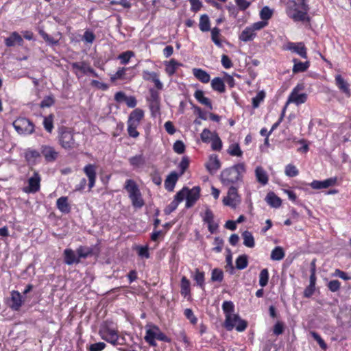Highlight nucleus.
<instances>
[{
	"instance_id": "29",
	"label": "nucleus",
	"mask_w": 351,
	"mask_h": 351,
	"mask_svg": "<svg viewBox=\"0 0 351 351\" xmlns=\"http://www.w3.org/2000/svg\"><path fill=\"white\" fill-rule=\"evenodd\" d=\"M192 71L193 75L202 83H208L210 80V75L202 69L195 68Z\"/></svg>"
},
{
	"instance_id": "38",
	"label": "nucleus",
	"mask_w": 351,
	"mask_h": 351,
	"mask_svg": "<svg viewBox=\"0 0 351 351\" xmlns=\"http://www.w3.org/2000/svg\"><path fill=\"white\" fill-rule=\"evenodd\" d=\"M191 282L190 281L186 278V277L183 276L181 279L180 282V293L181 295L184 297H186L190 295L191 293Z\"/></svg>"
},
{
	"instance_id": "34",
	"label": "nucleus",
	"mask_w": 351,
	"mask_h": 351,
	"mask_svg": "<svg viewBox=\"0 0 351 351\" xmlns=\"http://www.w3.org/2000/svg\"><path fill=\"white\" fill-rule=\"evenodd\" d=\"M194 97L200 104L208 107L210 110L213 109L210 99L204 97V92L202 90H197L194 93Z\"/></svg>"
},
{
	"instance_id": "52",
	"label": "nucleus",
	"mask_w": 351,
	"mask_h": 351,
	"mask_svg": "<svg viewBox=\"0 0 351 351\" xmlns=\"http://www.w3.org/2000/svg\"><path fill=\"white\" fill-rule=\"evenodd\" d=\"M134 56V53L132 51H127L121 53L118 56V59L120 60L122 64H126L129 62L131 58Z\"/></svg>"
},
{
	"instance_id": "48",
	"label": "nucleus",
	"mask_w": 351,
	"mask_h": 351,
	"mask_svg": "<svg viewBox=\"0 0 351 351\" xmlns=\"http://www.w3.org/2000/svg\"><path fill=\"white\" fill-rule=\"evenodd\" d=\"M273 10L268 6L263 7L260 11V17L263 21H267L271 18Z\"/></svg>"
},
{
	"instance_id": "56",
	"label": "nucleus",
	"mask_w": 351,
	"mask_h": 351,
	"mask_svg": "<svg viewBox=\"0 0 351 351\" xmlns=\"http://www.w3.org/2000/svg\"><path fill=\"white\" fill-rule=\"evenodd\" d=\"M216 134V132H211L208 129L205 128L201 133V139L204 143H209L213 138V136Z\"/></svg>"
},
{
	"instance_id": "57",
	"label": "nucleus",
	"mask_w": 351,
	"mask_h": 351,
	"mask_svg": "<svg viewBox=\"0 0 351 351\" xmlns=\"http://www.w3.org/2000/svg\"><path fill=\"white\" fill-rule=\"evenodd\" d=\"M43 125L45 129L49 133L51 132L53 128V116L49 115L48 117H46L43 119Z\"/></svg>"
},
{
	"instance_id": "3",
	"label": "nucleus",
	"mask_w": 351,
	"mask_h": 351,
	"mask_svg": "<svg viewBox=\"0 0 351 351\" xmlns=\"http://www.w3.org/2000/svg\"><path fill=\"white\" fill-rule=\"evenodd\" d=\"M146 335L144 337L145 341L152 346H156V339L169 342L170 339L168 338L159 328L158 326L154 324H147L145 326Z\"/></svg>"
},
{
	"instance_id": "55",
	"label": "nucleus",
	"mask_w": 351,
	"mask_h": 351,
	"mask_svg": "<svg viewBox=\"0 0 351 351\" xmlns=\"http://www.w3.org/2000/svg\"><path fill=\"white\" fill-rule=\"evenodd\" d=\"M285 173L289 177H295L298 175L299 171L295 166L289 164L285 167Z\"/></svg>"
},
{
	"instance_id": "8",
	"label": "nucleus",
	"mask_w": 351,
	"mask_h": 351,
	"mask_svg": "<svg viewBox=\"0 0 351 351\" xmlns=\"http://www.w3.org/2000/svg\"><path fill=\"white\" fill-rule=\"evenodd\" d=\"M13 127L20 134L28 135L34 131V124L26 118H19L13 122Z\"/></svg>"
},
{
	"instance_id": "5",
	"label": "nucleus",
	"mask_w": 351,
	"mask_h": 351,
	"mask_svg": "<svg viewBox=\"0 0 351 351\" xmlns=\"http://www.w3.org/2000/svg\"><path fill=\"white\" fill-rule=\"evenodd\" d=\"M304 86L302 84H298L293 88L291 93H290L287 104L283 108L282 112V117L285 115V112L287 108V106L290 103H293L297 106L302 104L306 102L307 99V95L306 93H300V92L304 89Z\"/></svg>"
},
{
	"instance_id": "43",
	"label": "nucleus",
	"mask_w": 351,
	"mask_h": 351,
	"mask_svg": "<svg viewBox=\"0 0 351 351\" xmlns=\"http://www.w3.org/2000/svg\"><path fill=\"white\" fill-rule=\"evenodd\" d=\"M285 252L282 247L277 246L271 251V259L273 261H280L285 257Z\"/></svg>"
},
{
	"instance_id": "26",
	"label": "nucleus",
	"mask_w": 351,
	"mask_h": 351,
	"mask_svg": "<svg viewBox=\"0 0 351 351\" xmlns=\"http://www.w3.org/2000/svg\"><path fill=\"white\" fill-rule=\"evenodd\" d=\"M178 179V175L176 172H171L165 181V189L169 191H173Z\"/></svg>"
},
{
	"instance_id": "11",
	"label": "nucleus",
	"mask_w": 351,
	"mask_h": 351,
	"mask_svg": "<svg viewBox=\"0 0 351 351\" xmlns=\"http://www.w3.org/2000/svg\"><path fill=\"white\" fill-rule=\"evenodd\" d=\"M41 178L39 173L34 171L27 179V186L23 188V191L27 193H34L40 190Z\"/></svg>"
},
{
	"instance_id": "27",
	"label": "nucleus",
	"mask_w": 351,
	"mask_h": 351,
	"mask_svg": "<svg viewBox=\"0 0 351 351\" xmlns=\"http://www.w3.org/2000/svg\"><path fill=\"white\" fill-rule=\"evenodd\" d=\"M64 263L69 265H73V263H78L80 259L77 257L75 252L71 249H66L64 251Z\"/></svg>"
},
{
	"instance_id": "54",
	"label": "nucleus",
	"mask_w": 351,
	"mask_h": 351,
	"mask_svg": "<svg viewBox=\"0 0 351 351\" xmlns=\"http://www.w3.org/2000/svg\"><path fill=\"white\" fill-rule=\"evenodd\" d=\"M77 253L79 259L80 258H86L92 254V250L88 247L80 246L77 249Z\"/></svg>"
},
{
	"instance_id": "23",
	"label": "nucleus",
	"mask_w": 351,
	"mask_h": 351,
	"mask_svg": "<svg viewBox=\"0 0 351 351\" xmlns=\"http://www.w3.org/2000/svg\"><path fill=\"white\" fill-rule=\"evenodd\" d=\"M57 208L62 213L67 214L71 211V206L68 202V197L62 196L56 201Z\"/></svg>"
},
{
	"instance_id": "1",
	"label": "nucleus",
	"mask_w": 351,
	"mask_h": 351,
	"mask_svg": "<svg viewBox=\"0 0 351 351\" xmlns=\"http://www.w3.org/2000/svg\"><path fill=\"white\" fill-rule=\"evenodd\" d=\"M222 310L225 315L223 326L227 330L230 331L235 328L237 331L242 332L246 329L247 322L234 313V304L232 301H224Z\"/></svg>"
},
{
	"instance_id": "12",
	"label": "nucleus",
	"mask_w": 351,
	"mask_h": 351,
	"mask_svg": "<svg viewBox=\"0 0 351 351\" xmlns=\"http://www.w3.org/2000/svg\"><path fill=\"white\" fill-rule=\"evenodd\" d=\"M286 50L291 51V52L295 53L300 57L304 59H307L306 48L304 44L302 42L293 43L289 42L285 46Z\"/></svg>"
},
{
	"instance_id": "51",
	"label": "nucleus",
	"mask_w": 351,
	"mask_h": 351,
	"mask_svg": "<svg viewBox=\"0 0 351 351\" xmlns=\"http://www.w3.org/2000/svg\"><path fill=\"white\" fill-rule=\"evenodd\" d=\"M223 279V273L221 269L215 268L212 270L211 280L213 282H221Z\"/></svg>"
},
{
	"instance_id": "16",
	"label": "nucleus",
	"mask_w": 351,
	"mask_h": 351,
	"mask_svg": "<svg viewBox=\"0 0 351 351\" xmlns=\"http://www.w3.org/2000/svg\"><path fill=\"white\" fill-rule=\"evenodd\" d=\"M336 182V178H330L322 181L314 180L310 184V186L314 189H327L330 186H334Z\"/></svg>"
},
{
	"instance_id": "30",
	"label": "nucleus",
	"mask_w": 351,
	"mask_h": 351,
	"mask_svg": "<svg viewBox=\"0 0 351 351\" xmlns=\"http://www.w3.org/2000/svg\"><path fill=\"white\" fill-rule=\"evenodd\" d=\"M129 162L134 169L141 168L145 164V158L143 154H138L129 158Z\"/></svg>"
},
{
	"instance_id": "45",
	"label": "nucleus",
	"mask_w": 351,
	"mask_h": 351,
	"mask_svg": "<svg viewBox=\"0 0 351 351\" xmlns=\"http://www.w3.org/2000/svg\"><path fill=\"white\" fill-rule=\"evenodd\" d=\"M199 26L200 30L202 32H208L210 30V20L206 14L201 16Z\"/></svg>"
},
{
	"instance_id": "61",
	"label": "nucleus",
	"mask_w": 351,
	"mask_h": 351,
	"mask_svg": "<svg viewBox=\"0 0 351 351\" xmlns=\"http://www.w3.org/2000/svg\"><path fill=\"white\" fill-rule=\"evenodd\" d=\"M150 96L147 99L148 103L160 102V97L159 93L152 88L149 90Z\"/></svg>"
},
{
	"instance_id": "7",
	"label": "nucleus",
	"mask_w": 351,
	"mask_h": 351,
	"mask_svg": "<svg viewBox=\"0 0 351 351\" xmlns=\"http://www.w3.org/2000/svg\"><path fill=\"white\" fill-rule=\"evenodd\" d=\"M178 193H182V201L186 199V208H189L192 207L199 197L200 188L199 186H194L191 189L187 187H184Z\"/></svg>"
},
{
	"instance_id": "63",
	"label": "nucleus",
	"mask_w": 351,
	"mask_h": 351,
	"mask_svg": "<svg viewBox=\"0 0 351 351\" xmlns=\"http://www.w3.org/2000/svg\"><path fill=\"white\" fill-rule=\"evenodd\" d=\"M54 104V98L52 95L46 96L40 103L42 108H49Z\"/></svg>"
},
{
	"instance_id": "15",
	"label": "nucleus",
	"mask_w": 351,
	"mask_h": 351,
	"mask_svg": "<svg viewBox=\"0 0 351 351\" xmlns=\"http://www.w3.org/2000/svg\"><path fill=\"white\" fill-rule=\"evenodd\" d=\"M84 172L88 179V188L91 190L94 187L96 180V170L93 165L88 164L84 167Z\"/></svg>"
},
{
	"instance_id": "25",
	"label": "nucleus",
	"mask_w": 351,
	"mask_h": 351,
	"mask_svg": "<svg viewBox=\"0 0 351 351\" xmlns=\"http://www.w3.org/2000/svg\"><path fill=\"white\" fill-rule=\"evenodd\" d=\"M40 152L36 150L29 149L25 153V158L31 165H36L40 160Z\"/></svg>"
},
{
	"instance_id": "53",
	"label": "nucleus",
	"mask_w": 351,
	"mask_h": 351,
	"mask_svg": "<svg viewBox=\"0 0 351 351\" xmlns=\"http://www.w3.org/2000/svg\"><path fill=\"white\" fill-rule=\"evenodd\" d=\"M269 272L267 269H263L259 274V285L261 287H264L268 283Z\"/></svg>"
},
{
	"instance_id": "17",
	"label": "nucleus",
	"mask_w": 351,
	"mask_h": 351,
	"mask_svg": "<svg viewBox=\"0 0 351 351\" xmlns=\"http://www.w3.org/2000/svg\"><path fill=\"white\" fill-rule=\"evenodd\" d=\"M335 84L346 97H349L350 96V85L341 75L335 76Z\"/></svg>"
},
{
	"instance_id": "33",
	"label": "nucleus",
	"mask_w": 351,
	"mask_h": 351,
	"mask_svg": "<svg viewBox=\"0 0 351 351\" xmlns=\"http://www.w3.org/2000/svg\"><path fill=\"white\" fill-rule=\"evenodd\" d=\"M293 62H294V65L292 70L294 73L304 72L308 69L310 66L309 61L302 62L298 61L296 58H294Z\"/></svg>"
},
{
	"instance_id": "9",
	"label": "nucleus",
	"mask_w": 351,
	"mask_h": 351,
	"mask_svg": "<svg viewBox=\"0 0 351 351\" xmlns=\"http://www.w3.org/2000/svg\"><path fill=\"white\" fill-rule=\"evenodd\" d=\"M238 187L237 186H230L227 196L223 199L224 205L231 208H236L241 202V197L238 194Z\"/></svg>"
},
{
	"instance_id": "58",
	"label": "nucleus",
	"mask_w": 351,
	"mask_h": 351,
	"mask_svg": "<svg viewBox=\"0 0 351 351\" xmlns=\"http://www.w3.org/2000/svg\"><path fill=\"white\" fill-rule=\"evenodd\" d=\"M139 125L128 123L127 131L130 137L137 138L139 136V132L137 131V128Z\"/></svg>"
},
{
	"instance_id": "39",
	"label": "nucleus",
	"mask_w": 351,
	"mask_h": 351,
	"mask_svg": "<svg viewBox=\"0 0 351 351\" xmlns=\"http://www.w3.org/2000/svg\"><path fill=\"white\" fill-rule=\"evenodd\" d=\"M205 274L204 271H200L198 269H196L194 274L192 276L193 280L196 282L197 285L201 289H204L205 286Z\"/></svg>"
},
{
	"instance_id": "44",
	"label": "nucleus",
	"mask_w": 351,
	"mask_h": 351,
	"mask_svg": "<svg viewBox=\"0 0 351 351\" xmlns=\"http://www.w3.org/2000/svg\"><path fill=\"white\" fill-rule=\"evenodd\" d=\"M228 153L232 156L241 157L243 155L240 146L238 143L230 144L227 150Z\"/></svg>"
},
{
	"instance_id": "46",
	"label": "nucleus",
	"mask_w": 351,
	"mask_h": 351,
	"mask_svg": "<svg viewBox=\"0 0 351 351\" xmlns=\"http://www.w3.org/2000/svg\"><path fill=\"white\" fill-rule=\"evenodd\" d=\"M248 264L247 256L245 254L240 255L236 260V267L238 269H244Z\"/></svg>"
},
{
	"instance_id": "41",
	"label": "nucleus",
	"mask_w": 351,
	"mask_h": 351,
	"mask_svg": "<svg viewBox=\"0 0 351 351\" xmlns=\"http://www.w3.org/2000/svg\"><path fill=\"white\" fill-rule=\"evenodd\" d=\"M130 199L132 205L136 208H141L145 204L141 191L130 197Z\"/></svg>"
},
{
	"instance_id": "24",
	"label": "nucleus",
	"mask_w": 351,
	"mask_h": 351,
	"mask_svg": "<svg viewBox=\"0 0 351 351\" xmlns=\"http://www.w3.org/2000/svg\"><path fill=\"white\" fill-rule=\"evenodd\" d=\"M203 220L208 224L210 232H213L216 230L217 226L214 223V215L209 208L205 210Z\"/></svg>"
},
{
	"instance_id": "14",
	"label": "nucleus",
	"mask_w": 351,
	"mask_h": 351,
	"mask_svg": "<svg viewBox=\"0 0 351 351\" xmlns=\"http://www.w3.org/2000/svg\"><path fill=\"white\" fill-rule=\"evenodd\" d=\"M89 64L84 62H75L71 64L72 69L77 78L82 77L84 75H88Z\"/></svg>"
},
{
	"instance_id": "2",
	"label": "nucleus",
	"mask_w": 351,
	"mask_h": 351,
	"mask_svg": "<svg viewBox=\"0 0 351 351\" xmlns=\"http://www.w3.org/2000/svg\"><path fill=\"white\" fill-rule=\"evenodd\" d=\"M246 172L244 162H239L223 169L220 174V180L225 186H236L243 182V176Z\"/></svg>"
},
{
	"instance_id": "36",
	"label": "nucleus",
	"mask_w": 351,
	"mask_h": 351,
	"mask_svg": "<svg viewBox=\"0 0 351 351\" xmlns=\"http://www.w3.org/2000/svg\"><path fill=\"white\" fill-rule=\"evenodd\" d=\"M256 36V33L249 26L245 27L241 32L239 39L243 42L252 40Z\"/></svg>"
},
{
	"instance_id": "21",
	"label": "nucleus",
	"mask_w": 351,
	"mask_h": 351,
	"mask_svg": "<svg viewBox=\"0 0 351 351\" xmlns=\"http://www.w3.org/2000/svg\"><path fill=\"white\" fill-rule=\"evenodd\" d=\"M144 117V112L140 108H136L130 114L128 123L139 125Z\"/></svg>"
},
{
	"instance_id": "37",
	"label": "nucleus",
	"mask_w": 351,
	"mask_h": 351,
	"mask_svg": "<svg viewBox=\"0 0 351 351\" xmlns=\"http://www.w3.org/2000/svg\"><path fill=\"white\" fill-rule=\"evenodd\" d=\"M165 71L169 75H173L178 69V66H181V64L177 62L175 59H171L169 62L165 63Z\"/></svg>"
},
{
	"instance_id": "64",
	"label": "nucleus",
	"mask_w": 351,
	"mask_h": 351,
	"mask_svg": "<svg viewBox=\"0 0 351 351\" xmlns=\"http://www.w3.org/2000/svg\"><path fill=\"white\" fill-rule=\"evenodd\" d=\"M106 345L104 342H98L90 344L87 348L88 351H102L106 348Z\"/></svg>"
},
{
	"instance_id": "49",
	"label": "nucleus",
	"mask_w": 351,
	"mask_h": 351,
	"mask_svg": "<svg viewBox=\"0 0 351 351\" xmlns=\"http://www.w3.org/2000/svg\"><path fill=\"white\" fill-rule=\"evenodd\" d=\"M220 30L217 27H214L211 30V39L213 42L219 47H222V43L219 39Z\"/></svg>"
},
{
	"instance_id": "18",
	"label": "nucleus",
	"mask_w": 351,
	"mask_h": 351,
	"mask_svg": "<svg viewBox=\"0 0 351 351\" xmlns=\"http://www.w3.org/2000/svg\"><path fill=\"white\" fill-rule=\"evenodd\" d=\"M22 302V296L21 293L18 291H13L11 293V297L8 301L9 306L13 310L17 311L21 306Z\"/></svg>"
},
{
	"instance_id": "10",
	"label": "nucleus",
	"mask_w": 351,
	"mask_h": 351,
	"mask_svg": "<svg viewBox=\"0 0 351 351\" xmlns=\"http://www.w3.org/2000/svg\"><path fill=\"white\" fill-rule=\"evenodd\" d=\"M99 334L101 339L112 344L117 339L118 331L107 324L101 326Z\"/></svg>"
},
{
	"instance_id": "31",
	"label": "nucleus",
	"mask_w": 351,
	"mask_h": 351,
	"mask_svg": "<svg viewBox=\"0 0 351 351\" xmlns=\"http://www.w3.org/2000/svg\"><path fill=\"white\" fill-rule=\"evenodd\" d=\"M23 42L22 37L16 32H13L10 37L5 39V44L8 47L21 45Z\"/></svg>"
},
{
	"instance_id": "32",
	"label": "nucleus",
	"mask_w": 351,
	"mask_h": 351,
	"mask_svg": "<svg viewBox=\"0 0 351 351\" xmlns=\"http://www.w3.org/2000/svg\"><path fill=\"white\" fill-rule=\"evenodd\" d=\"M255 175L257 181L263 185L268 182V176L267 172L261 167H257L255 169Z\"/></svg>"
},
{
	"instance_id": "60",
	"label": "nucleus",
	"mask_w": 351,
	"mask_h": 351,
	"mask_svg": "<svg viewBox=\"0 0 351 351\" xmlns=\"http://www.w3.org/2000/svg\"><path fill=\"white\" fill-rule=\"evenodd\" d=\"M226 268L229 270L230 273H233L234 268L232 263V255L230 250H228V254L226 257Z\"/></svg>"
},
{
	"instance_id": "42",
	"label": "nucleus",
	"mask_w": 351,
	"mask_h": 351,
	"mask_svg": "<svg viewBox=\"0 0 351 351\" xmlns=\"http://www.w3.org/2000/svg\"><path fill=\"white\" fill-rule=\"evenodd\" d=\"M243 245L247 247L252 248L255 245L254 238L252 234L249 231H245L242 234Z\"/></svg>"
},
{
	"instance_id": "4",
	"label": "nucleus",
	"mask_w": 351,
	"mask_h": 351,
	"mask_svg": "<svg viewBox=\"0 0 351 351\" xmlns=\"http://www.w3.org/2000/svg\"><path fill=\"white\" fill-rule=\"evenodd\" d=\"M302 6V10H298V4L295 1L289 2L286 8V13L287 16L292 19L294 21H304L308 19L307 12L308 10V7L307 5L306 6Z\"/></svg>"
},
{
	"instance_id": "20",
	"label": "nucleus",
	"mask_w": 351,
	"mask_h": 351,
	"mask_svg": "<svg viewBox=\"0 0 351 351\" xmlns=\"http://www.w3.org/2000/svg\"><path fill=\"white\" fill-rule=\"evenodd\" d=\"M143 79L145 80L152 81L154 83L155 86L158 90H162L163 88V84L160 81L158 75L155 72H150L148 71H143Z\"/></svg>"
},
{
	"instance_id": "50",
	"label": "nucleus",
	"mask_w": 351,
	"mask_h": 351,
	"mask_svg": "<svg viewBox=\"0 0 351 351\" xmlns=\"http://www.w3.org/2000/svg\"><path fill=\"white\" fill-rule=\"evenodd\" d=\"M211 147L215 151H220L222 148V142L217 134L213 136L210 141Z\"/></svg>"
},
{
	"instance_id": "28",
	"label": "nucleus",
	"mask_w": 351,
	"mask_h": 351,
	"mask_svg": "<svg viewBox=\"0 0 351 351\" xmlns=\"http://www.w3.org/2000/svg\"><path fill=\"white\" fill-rule=\"evenodd\" d=\"M124 189L128 193L129 197L140 191L137 184L132 179H128L125 181Z\"/></svg>"
},
{
	"instance_id": "13",
	"label": "nucleus",
	"mask_w": 351,
	"mask_h": 351,
	"mask_svg": "<svg viewBox=\"0 0 351 351\" xmlns=\"http://www.w3.org/2000/svg\"><path fill=\"white\" fill-rule=\"evenodd\" d=\"M40 153L44 156L47 162H53L58 156V152L53 147L49 145H42L40 147Z\"/></svg>"
},
{
	"instance_id": "19",
	"label": "nucleus",
	"mask_w": 351,
	"mask_h": 351,
	"mask_svg": "<svg viewBox=\"0 0 351 351\" xmlns=\"http://www.w3.org/2000/svg\"><path fill=\"white\" fill-rule=\"evenodd\" d=\"M206 169L211 173L214 174L221 167V162L216 155H211L209 157V160L206 163Z\"/></svg>"
},
{
	"instance_id": "40",
	"label": "nucleus",
	"mask_w": 351,
	"mask_h": 351,
	"mask_svg": "<svg viewBox=\"0 0 351 351\" xmlns=\"http://www.w3.org/2000/svg\"><path fill=\"white\" fill-rule=\"evenodd\" d=\"M211 87L214 90L219 93L225 91V84L223 80L220 77H215L211 81Z\"/></svg>"
},
{
	"instance_id": "22",
	"label": "nucleus",
	"mask_w": 351,
	"mask_h": 351,
	"mask_svg": "<svg viewBox=\"0 0 351 351\" xmlns=\"http://www.w3.org/2000/svg\"><path fill=\"white\" fill-rule=\"evenodd\" d=\"M182 193H177L175 195L174 199L166 206L164 212L166 215H169L173 212L178 206V204L182 202Z\"/></svg>"
},
{
	"instance_id": "62",
	"label": "nucleus",
	"mask_w": 351,
	"mask_h": 351,
	"mask_svg": "<svg viewBox=\"0 0 351 351\" xmlns=\"http://www.w3.org/2000/svg\"><path fill=\"white\" fill-rule=\"evenodd\" d=\"M173 150L178 154H183L185 150V145L182 141H176L173 144Z\"/></svg>"
},
{
	"instance_id": "35",
	"label": "nucleus",
	"mask_w": 351,
	"mask_h": 351,
	"mask_svg": "<svg viewBox=\"0 0 351 351\" xmlns=\"http://www.w3.org/2000/svg\"><path fill=\"white\" fill-rule=\"evenodd\" d=\"M267 203L274 208H278L281 205V199L275 193L270 192L269 193L265 198Z\"/></svg>"
},
{
	"instance_id": "6",
	"label": "nucleus",
	"mask_w": 351,
	"mask_h": 351,
	"mask_svg": "<svg viewBox=\"0 0 351 351\" xmlns=\"http://www.w3.org/2000/svg\"><path fill=\"white\" fill-rule=\"evenodd\" d=\"M59 143L65 149H72L78 146L74 140L73 132L67 128H62L60 130Z\"/></svg>"
},
{
	"instance_id": "47",
	"label": "nucleus",
	"mask_w": 351,
	"mask_h": 351,
	"mask_svg": "<svg viewBox=\"0 0 351 351\" xmlns=\"http://www.w3.org/2000/svg\"><path fill=\"white\" fill-rule=\"evenodd\" d=\"M152 117L156 118L160 115V102L149 103Z\"/></svg>"
},
{
	"instance_id": "59",
	"label": "nucleus",
	"mask_w": 351,
	"mask_h": 351,
	"mask_svg": "<svg viewBox=\"0 0 351 351\" xmlns=\"http://www.w3.org/2000/svg\"><path fill=\"white\" fill-rule=\"evenodd\" d=\"M265 96V93L263 91H261L257 93L256 97H253L252 106L254 108H256L259 106L260 103L263 101Z\"/></svg>"
}]
</instances>
